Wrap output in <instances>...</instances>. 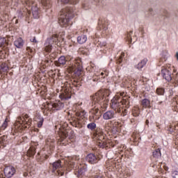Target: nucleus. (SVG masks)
I'll return each instance as SVG.
<instances>
[{"instance_id":"obj_1","label":"nucleus","mask_w":178,"mask_h":178,"mask_svg":"<svg viewBox=\"0 0 178 178\" xmlns=\"http://www.w3.org/2000/svg\"><path fill=\"white\" fill-rule=\"evenodd\" d=\"M75 15L76 11H74V7H67L61 10L60 17L58 18L59 24L61 27H67L70 20L73 19Z\"/></svg>"},{"instance_id":"obj_2","label":"nucleus","mask_w":178,"mask_h":178,"mask_svg":"<svg viewBox=\"0 0 178 178\" xmlns=\"http://www.w3.org/2000/svg\"><path fill=\"white\" fill-rule=\"evenodd\" d=\"M21 1L22 3H25L26 6H31L32 15L34 19H38L40 17L38 8L34 4V0H21Z\"/></svg>"},{"instance_id":"obj_3","label":"nucleus","mask_w":178,"mask_h":178,"mask_svg":"<svg viewBox=\"0 0 178 178\" xmlns=\"http://www.w3.org/2000/svg\"><path fill=\"white\" fill-rule=\"evenodd\" d=\"M58 42V35H53L51 37L48 38L44 43V49L46 52H51L52 51V44Z\"/></svg>"},{"instance_id":"obj_4","label":"nucleus","mask_w":178,"mask_h":178,"mask_svg":"<svg viewBox=\"0 0 178 178\" xmlns=\"http://www.w3.org/2000/svg\"><path fill=\"white\" fill-rule=\"evenodd\" d=\"M111 108L116 113L122 112V103L118 97H114L111 99Z\"/></svg>"},{"instance_id":"obj_5","label":"nucleus","mask_w":178,"mask_h":178,"mask_svg":"<svg viewBox=\"0 0 178 178\" xmlns=\"http://www.w3.org/2000/svg\"><path fill=\"white\" fill-rule=\"evenodd\" d=\"M94 135L99 140V145L100 147H104V143L105 141V134H104V131H102L100 129H95L94 132Z\"/></svg>"},{"instance_id":"obj_6","label":"nucleus","mask_w":178,"mask_h":178,"mask_svg":"<svg viewBox=\"0 0 178 178\" xmlns=\"http://www.w3.org/2000/svg\"><path fill=\"white\" fill-rule=\"evenodd\" d=\"M105 92H106V90L105 89H101L97 92H96V94L92 97L93 102L97 104L100 102V101H102L105 97Z\"/></svg>"},{"instance_id":"obj_7","label":"nucleus","mask_w":178,"mask_h":178,"mask_svg":"<svg viewBox=\"0 0 178 178\" xmlns=\"http://www.w3.org/2000/svg\"><path fill=\"white\" fill-rule=\"evenodd\" d=\"M72 70L74 72L76 76H80L83 72V63L81 60H76L74 65H72Z\"/></svg>"},{"instance_id":"obj_8","label":"nucleus","mask_w":178,"mask_h":178,"mask_svg":"<svg viewBox=\"0 0 178 178\" xmlns=\"http://www.w3.org/2000/svg\"><path fill=\"white\" fill-rule=\"evenodd\" d=\"M15 173H16V169L12 165L7 166L4 168V175L6 177L10 178Z\"/></svg>"},{"instance_id":"obj_9","label":"nucleus","mask_w":178,"mask_h":178,"mask_svg":"<svg viewBox=\"0 0 178 178\" xmlns=\"http://www.w3.org/2000/svg\"><path fill=\"white\" fill-rule=\"evenodd\" d=\"M86 162L90 163V165H95L98 163V158L94 154H89L86 157Z\"/></svg>"},{"instance_id":"obj_10","label":"nucleus","mask_w":178,"mask_h":178,"mask_svg":"<svg viewBox=\"0 0 178 178\" xmlns=\"http://www.w3.org/2000/svg\"><path fill=\"white\" fill-rule=\"evenodd\" d=\"M161 74L165 80L172 81V72L166 68L161 70Z\"/></svg>"},{"instance_id":"obj_11","label":"nucleus","mask_w":178,"mask_h":178,"mask_svg":"<svg viewBox=\"0 0 178 178\" xmlns=\"http://www.w3.org/2000/svg\"><path fill=\"white\" fill-rule=\"evenodd\" d=\"M29 119V115L26 114L24 115L23 118L19 116L17 118V122L19 123V124H27L28 126H30L31 124V122H30L29 120L27 121Z\"/></svg>"},{"instance_id":"obj_12","label":"nucleus","mask_w":178,"mask_h":178,"mask_svg":"<svg viewBox=\"0 0 178 178\" xmlns=\"http://www.w3.org/2000/svg\"><path fill=\"white\" fill-rule=\"evenodd\" d=\"M114 118H116V114L115 113V111L112 110L106 111L103 115V119H104V120H109L111 119H114Z\"/></svg>"},{"instance_id":"obj_13","label":"nucleus","mask_w":178,"mask_h":178,"mask_svg":"<svg viewBox=\"0 0 178 178\" xmlns=\"http://www.w3.org/2000/svg\"><path fill=\"white\" fill-rule=\"evenodd\" d=\"M17 15L19 19H22V17L24 16V15H26V17L29 18L30 16L31 15V11H30V10H29V8H26L24 11V13L22 11H18Z\"/></svg>"},{"instance_id":"obj_14","label":"nucleus","mask_w":178,"mask_h":178,"mask_svg":"<svg viewBox=\"0 0 178 178\" xmlns=\"http://www.w3.org/2000/svg\"><path fill=\"white\" fill-rule=\"evenodd\" d=\"M14 45L16 48L22 49L24 45V40L22 38H18L14 41Z\"/></svg>"},{"instance_id":"obj_15","label":"nucleus","mask_w":178,"mask_h":178,"mask_svg":"<svg viewBox=\"0 0 178 178\" xmlns=\"http://www.w3.org/2000/svg\"><path fill=\"white\" fill-rule=\"evenodd\" d=\"M62 161L60 160H58L57 161H55L52 163V168L53 170L52 172H55V170H57V169H60L62 168Z\"/></svg>"},{"instance_id":"obj_16","label":"nucleus","mask_w":178,"mask_h":178,"mask_svg":"<svg viewBox=\"0 0 178 178\" xmlns=\"http://www.w3.org/2000/svg\"><path fill=\"white\" fill-rule=\"evenodd\" d=\"M63 5H67L70 3V5H77L79 3V0H59Z\"/></svg>"},{"instance_id":"obj_17","label":"nucleus","mask_w":178,"mask_h":178,"mask_svg":"<svg viewBox=\"0 0 178 178\" xmlns=\"http://www.w3.org/2000/svg\"><path fill=\"white\" fill-rule=\"evenodd\" d=\"M143 108L147 109V108H151V102L148 99H143L141 102Z\"/></svg>"},{"instance_id":"obj_18","label":"nucleus","mask_w":178,"mask_h":178,"mask_svg":"<svg viewBox=\"0 0 178 178\" xmlns=\"http://www.w3.org/2000/svg\"><path fill=\"white\" fill-rule=\"evenodd\" d=\"M66 57H65V56H61L57 62H56V66H60V65H66Z\"/></svg>"},{"instance_id":"obj_19","label":"nucleus","mask_w":178,"mask_h":178,"mask_svg":"<svg viewBox=\"0 0 178 178\" xmlns=\"http://www.w3.org/2000/svg\"><path fill=\"white\" fill-rule=\"evenodd\" d=\"M147 62H148V59L144 58L138 65H136V68L138 70H141V69H143V67L147 65Z\"/></svg>"},{"instance_id":"obj_20","label":"nucleus","mask_w":178,"mask_h":178,"mask_svg":"<svg viewBox=\"0 0 178 178\" xmlns=\"http://www.w3.org/2000/svg\"><path fill=\"white\" fill-rule=\"evenodd\" d=\"M77 42L79 44H85V42H87V35H81L78 36Z\"/></svg>"},{"instance_id":"obj_21","label":"nucleus","mask_w":178,"mask_h":178,"mask_svg":"<svg viewBox=\"0 0 178 178\" xmlns=\"http://www.w3.org/2000/svg\"><path fill=\"white\" fill-rule=\"evenodd\" d=\"M41 3L46 10L49 9V8L51 6V1L49 0H41Z\"/></svg>"},{"instance_id":"obj_22","label":"nucleus","mask_w":178,"mask_h":178,"mask_svg":"<svg viewBox=\"0 0 178 178\" xmlns=\"http://www.w3.org/2000/svg\"><path fill=\"white\" fill-rule=\"evenodd\" d=\"M51 106L54 108H56L57 111H59L60 109H63V108H65V104L60 102H58V103H54Z\"/></svg>"},{"instance_id":"obj_23","label":"nucleus","mask_w":178,"mask_h":178,"mask_svg":"<svg viewBox=\"0 0 178 178\" xmlns=\"http://www.w3.org/2000/svg\"><path fill=\"white\" fill-rule=\"evenodd\" d=\"M153 156L156 158V159H159L162 156V153H161V149H156L153 152Z\"/></svg>"},{"instance_id":"obj_24","label":"nucleus","mask_w":178,"mask_h":178,"mask_svg":"<svg viewBox=\"0 0 178 178\" xmlns=\"http://www.w3.org/2000/svg\"><path fill=\"white\" fill-rule=\"evenodd\" d=\"M87 127L89 130H95V129H97V124L95 122H90L88 124Z\"/></svg>"},{"instance_id":"obj_25","label":"nucleus","mask_w":178,"mask_h":178,"mask_svg":"<svg viewBox=\"0 0 178 178\" xmlns=\"http://www.w3.org/2000/svg\"><path fill=\"white\" fill-rule=\"evenodd\" d=\"M76 116H79V118H81L82 119H84V118H86V116H87V113L86 112V111H82L80 112H77L76 113Z\"/></svg>"},{"instance_id":"obj_26","label":"nucleus","mask_w":178,"mask_h":178,"mask_svg":"<svg viewBox=\"0 0 178 178\" xmlns=\"http://www.w3.org/2000/svg\"><path fill=\"white\" fill-rule=\"evenodd\" d=\"M9 70V67L6 65V64H1L0 65V71L1 72H8Z\"/></svg>"},{"instance_id":"obj_27","label":"nucleus","mask_w":178,"mask_h":178,"mask_svg":"<svg viewBox=\"0 0 178 178\" xmlns=\"http://www.w3.org/2000/svg\"><path fill=\"white\" fill-rule=\"evenodd\" d=\"M120 103H121V106L122 105H127V108H129V105H130V102L126 99H122V100H120Z\"/></svg>"},{"instance_id":"obj_28","label":"nucleus","mask_w":178,"mask_h":178,"mask_svg":"<svg viewBox=\"0 0 178 178\" xmlns=\"http://www.w3.org/2000/svg\"><path fill=\"white\" fill-rule=\"evenodd\" d=\"M6 143V136H3L0 137V145H5Z\"/></svg>"},{"instance_id":"obj_29","label":"nucleus","mask_w":178,"mask_h":178,"mask_svg":"<svg viewBox=\"0 0 178 178\" xmlns=\"http://www.w3.org/2000/svg\"><path fill=\"white\" fill-rule=\"evenodd\" d=\"M133 115L135 117V118H137L138 116H140V108H136L133 111V113H132Z\"/></svg>"},{"instance_id":"obj_30","label":"nucleus","mask_w":178,"mask_h":178,"mask_svg":"<svg viewBox=\"0 0 178 178\" xmlns=\"http://www.w3.org/2000/svg\"><path fill=\"white\" fill-rule=\"evenodd\" d=\"M156 93L158 94V95H163V94H165V89L157 88Z\"/></svg>"},{"instance_id":"obj_31","label":"nucleus","mask_w":178,"mask_h":178,"mask_svg":"<svg viewBox=\"0 0 178 178\" xmlns=\"http://www.w3.org/2000/svg\"><path fill=\"white\" fill-rule=\"evenodd\" d=\"M43 123H44V118H40L39 120L38 121V127H42Z\"/></svg>"},{"instance_id":"obj_32","label":"nucleus","mask_w":178,"mask_h":178,"mask_svg":"<svg viewBox=\"0 0 178 178\" xmlns=\"http://www.w3.org/2000/svg\"><path fill=\"white\" fill-rule=\"evenodd\" d=\"M6 44V39L5 38H0V47H3Z\"/></svg>"},{"instance_id":"obj_33","label":"nucleus","mask_w":178,"mask_h":178,"mask_svg":"<svg viewBox=\"0 0 178 178\" xmlns=\"http://www.w3.org/2000/svg\"><path fill=\"white\" fill-rule=\"evenodd\" d=\"M28 154L30 156H33V155L35 154V152L34 151V149H29L28 150Z\"/></svg>"},{"instance_id":"obj_34","label":"nucleus","mask_w":178,"mask_h":178,"mask_svg":"<svg viewBox=\"0 0 178 178\" xmlns=\"http://www.w3.org/2000/svg\"><path fill=\"white\" fill-rule=\"evenodd\" d=\"M7 127H8V122L6 121V120H5V121L1 125V129L5 130V129H6Z\"/></svg>"},{"instance_id":"obj_35","label":"nucleus","mask_w":178,"mask_h":178,"mask_svg":"<svg viewBox=\"0 0 178 178\" xmlns=\"http://www.w3.org/2000/svg\"><path fill=\"white\" fill-rule=\"evenodd\" d=\"M102 28L103 29V30H104V31H106V30H108V24H102Z\"/></svg>"},{"instance_id":"obj_36","label":"nucleus","mask_w":178,"mask_h":178,"mask_svg":"<svg viewBox=\"0 0 178 178\" xmlns=\"http://www.w3.org/2000/svg\"><path fill=\"white\" fill-rule=\"evenodd\" d=\"M124 56V53H122L118 61L119 63H121L122 62Z\"/></svg>"},{"instance_id":"obj_37","label":"nucleus","mask_w":178,"mask_h":178,"mask_svg":"<svg viewBox=\"0 0 178 178\" xmlns=\"http://www.w3.org/2000/svg\"><path fill=\"white\" fill-rule=\"evenodd\" d=\"M90 178H104L102 175H96L90 177Z\"/></svg>"},{"instance_id":"obj_38","label":"nucleus","mask_w":178,"mask_h":178,"mask_svg":"<svg viewBox=\"0 0 178 178\" xmlns=\"http://www.w3.org/2000/svg\"><path fill=\"white\" fill-rule=\"evenodd\" d=\"M99 109L98 108H94L92 109V113L95 116H97V113H98Z\"/></svg>"},{"instance_id":"obj_39","label":"nucleus","mask_w":178,"mask_h":178,"mask_svg":"<svg viewBox=\"0 0 178 178\" xmlns=\"http://www.w3.org/2000/svg\"><path fill=\"white\" fill-rule=\"evenodd\" d=\"M172 178H178V171H174L172 172Z\"/></svg>"},{"instance_id":"obj_40","label":"nucleus","mask_w":178,"mask_h":178,"mask_svg":"<svg viewBox=\"0 0 178 178\" xmlns=\"http://www.w3.org/2000/svg\"><path fill=\"white\" fill-rule=\"evenodd\" d=\"M149 15H151L152 16H154V15H155V12L154 11V9H152V8H149Z\"/></svg>"},{"instance_id":"obj_41","label":"nucleus","mask_w":178,"mask_h":178,"mask_svg":"<svg viewBox=\"0 0 178 178\" xmlns=\"http://www.w3.org/2000/svg\"><path fill=\"white\" fill-rule=\"evenodd\" d=\"M57 173H58V176H63V175H65V172H60V170H58Z\"/></svg>"},{"instance_id":"obj_42","label":"nucleus","mask_w":178,"mask_h":178,"mask_svg":"<svg viewBox=\"0 0 178 178\" xmlns=\"http://www.w3.org/2000/svg\"><path fill=\"white\" fill-rule=\"evenodd\" d=\"M31 42H35V43L38 42L37 39H35V38L31 39Z\"/></svg>"},{"instance_id":"obj_43","label":"nucleus","mask_w":178,"mask_h":178,"mask_svg":"<svg viewBox=\"0 0 178 178\" xmlns=\"http://www.w3.org/2000/svg\"><path fill=\"white\" fill-rule=\"evenodd\" d=\"M11 0H4V3H6V5H9L10 3Z\"/></svg>"},{"instance_id":"obj_44","label":"nucleus","mask_w":178,"mask_h":178,"mask_svg":"<svg viewBox=\"0 0 178 178\" xmlns=\"http://www.w3.org/2000/svg\"><path fill=\"white\" fill-rule=\"evenodd\" d=\"M124 116H126V115H127V110L125 109L123 112H122Z\"/></svg>"},{"instance_id":"obj_45","label":"nucleus","mask_w":178,"mask_h":178,"mask_svg":"<svg viewBox=\"0 0 178 178\" xmlns=\"http://www.w3.org/2000/svg\"><path fill=\"white\" fill-rule=\"evenodd\" d=\"M70 98H72V97H66V96H65L64 97V99H66V100H67V99H70Z\"/></svg>"},{"instance_id":"obj_46","label":"nucleus","mask_w":178,"mask_h":178,"mask_svg":"<svg viewBox=\"0 0 178 178\" xmlns=\"http://www.w3.org/2000/svg\"><path fill=\"white\" fill-rule=\"evenodd\" d=\"M176 58H177V60H178V52L176 53Z\"/></svg>"},{"instance_id":"obj_47","label":"nucleus","mask_w":178,"mask_h":178,"mask_svg":"<svg viewBox=\"0 0 178 178\" xmlns=\"http://www.w3.org/2000/svg\"><path fill=\"white\" fill-rule=\"evenodd\" d=\"M146 123L147 124H148L149 123V122L148 121V120H146Z\"/></svg>"},{"instance_id":"obj_48","label":"nucleus","mask_w":178,"mask_h":178,"mask_svg":"<svg viewBox=\"0 0 178 178\" xmlns=\"http://www.w3.org/2000/svg\"><path fill=\"white\" fill-rule=\"evenodd\" d=\"M101 74H102V76H104V72H102Z\"/></svg>"}]
</instances>
